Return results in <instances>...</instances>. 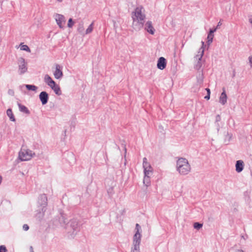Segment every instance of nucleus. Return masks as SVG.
I'll return each instance as SVG.
<instances>
[{"instance_id":"obj_27","label":"nucleus","mask_w":252,"mask_h":252,"mask_svg":"<svg viewBox=\"0 0 252 252\" xmlns=\"http://www.w3.org/2000/svg\"><path fill=\"white\" fill-rule=\"evenodd\" d=\"M44 82L47 84H48L50 81H51L53 79L51 78V77L48 74H46L44 76Z\"/></svg>"},{"instance_id":"obj_6","label":"nucleus","mask_w":252,"mask_h":252,"mask_svg":"<svg viewBox=\"0 0 252 252\" xmlns=\"http://www.w3.org/2000/svg\"><path fill=\"white\" fill-rule=\"evenodd\" d=\"M38 204L42 207L41 211L43 214H44L46 211V207L47 205V197L45 194H42L39 196Z\"/></svg>"},{"instance_id":"obj_41","label":"nucleus","mask_w":252,"mask_h":252,"mask_svg":"<svg viewBox=\"0 0 252 252\" xmlns=\"http://www.w3.org/2000/svg\"><path fill=\"white\" fill-rule=\"evenodd\" d=\"M3 2V0H0V10L2 9V3Z\"/></svg>"},{"instance_id":"obj_46","label":"nucleus","mask_w":252,"mask_h":252,"mask_svg":"<svg viewBox=\"0 0 252 252\" xmlns=\"http://www.w3.org/2000/svg\"><path fill=\"white\" fill-rule=\"evenodd\" d=\"M237 252H244V251L242 250H237Z\"/></svg>"},{"instance_id":"obj_36","label":"nucleus","mask_w":252,"mask_h":252,"mask_svg":"<svg viewBox=\"0 0 252 252\" xmlns=\"http://www.w3.org/2000/svg\"><path fill=\"white\" fill-rule=\"evenodd\" d=\"M217 30L216 28L215 29H210L209 34H213L214 32H215Z\"/></svg>"},{"instance_id":"obj_45","label":"nucleus","mask_w":252,"mask_h":252,"mask_svg":"<svg viewBox=\"0 0 252 252\" xmlns=\"http://www.w3.org/2000/svg\"><path fill=\"white\" fill-rule=\"evenodd\" d=\"M30 252H33V249L32 246L30 247Z\"/></svg>"},{"instance_id":"obj_15","label":"nucleus","mask_w":252,"mask_h":252,"mask_svg":"<svg viewBox=\"0 0 252 252\" xmlns=\"http://www.w3.org/2000/svg\"><path fill=\"white\" fill-rule=\"evenodd\" d=\"M135 229L136 231L133 236V239L134 240H141V234L140 233L141 230V226L138 223H136L135 225Z\"/></svg>"},{"instance_id":"obj_19","label":"nucleus","mask_w":252,"mask_h":252,"mask_svg":"<svg viewBox=\"0 0 252 252\" xmlns=\"http://www.w3.org/2000/svg\"><path fill=\"white\" fill-rule=\"evenodd\" d=\"M6 114L9 117V119L11 121L15 122L16 119L15 117L13 114L12 109L11 108H9L6 111Z\"/></svg>"},{"instance_id":"obj_51","label":"nucleus","mask_w":252,"mask_h":252,"mask_svg":"<svg viewBox=\"0 0 252 252\" xmlns=\"http://www.w3.org/2000/svg\"><path fill=\"white\" fill-rule=\"evenodd\" d=\"M1 41V39H0V42Z\"/></svg>"},{"instance_id":"obj_49","label":"nucleus","mask_w":252,"mask_h":252,"mask_svg":"<svg viewBox=\"0 0 252 252\" xmlns=\"http://www.w3.org/2000/svg\"><path fill=\"white\" fill-rule=\"evenodd\" d=\"M124 148H125V151H126V146L124 147Z\"/></svg>"},{"instance_id":"obj_34","label":"nucleus","mask_w":252,"mask_h":252,"mask_svg":"<svg viewBox=\"0 0 252 252\" xmlns=\"http://www.w3.org/2000/svg\"><path fill=\"white\" fill-rule=\"evenodd\" d=\"M7 249L5 246L1 245L0 246V252H6Z\"/></svg>"},{"instance_id":"obj_18","label":"nucleus","mask_w":252,"mask_h":252,"mask_svg":"<svg viewBox=\"0 0 252 252\" xmlns=\"http://www.w3.org/2000/svg\"><path fill=\"white\" fill-rule=\"evenodd\" d=\"M244 163L242 160H237V172L240 173L244 169Z\"/></svg>"},{"instance_id":"obj_25","label":"nucleus","mask_w":252,"mask_h":252,"mask_svg":"<svg viewBox=\"0 0 252 252\" xmlns=\"http://www.w3.org/2000/svg\"><path fill=\"white\" fill-rule=\"evenodd\" d=\"M20 49L21 50L26 51L29 53L31 52V49L27 45H22V43L21 44Z\"/></svg>"},{"instance_id":"obj_35","label":"nucleus","mask_w":252,"mask_h":252,"mask_svg":"<svg viewBox=\"0 0 252 252\" xmlns=\"http://www.w3.org/2000/svg\"><path fill=\"white\" fill-rule=\"evenodd\" d=\"M23 229L25 231H27L29 229V226H28V224H25L23 226Z\"/></svg>"},{"instance_id":"obj_10","label":"nucleus","mask_w":252,"mask_h":252,"mask_svg":"<svg viewBox=\"0 0 252 252\" xmlns=\"http://www.w3.org/2000/svg\"><path fill=\"white\" fill-rule=\"evenodd\" d=\"M39 98L42 104L43 105H45L49 100V94L46 92L42 91L40 93Z\"/></svg>"},{"instance_id":"obj_30","label":"nucleus","mask_w":252,"mask_h":252,"mask_svg":"<svg viewBox=\"0 0 252 252\" xmlns=\"http://www.w3.org/2000/svg\"><path fill=\"white\" fill-rule=\"evenodd\" d=\"M74 22L73 21L72 19L70 18L68 21L67 27L70 28H72L74 25Z\"/></svg>"},{"instance_id":"obj_21","label":"nucleus","mask_w":252,"mask_h":252,"mask_svg":"<svg viewBox=\"0 0 252 252\" xmlns=\"http://www.w3.org/2000/svg\"><path fill=\"white\" fill-rule=\"evenodd\" d=\"M51 89L54 91L55 93L56 94H57L58 95H61L62 94V91H61L60 87H59V85H57L54 87H52Z\"/></svg>"},{"instance_id":"obj_26","label":"nucleus","mask_w":252,"mask_h":252,"mask_svg":"<svg viewBox=\"0 0 252 252\" xmlns=\"http://www.w3.org/2000/svg\"><path fill=\"white\" fill-rule=\"evenodd\" d=\"M93 26H94V22H92V24H91L90 25V26L88 27V28L87 29V30L86 31L85 33L86 34L92 32L93 30Z\"/></svg>"},{"instance_id":"obj_16","label":"nucleus","mask_w":252,"mask_h":252,"mask_svg":"<svg viewBox=\"0 0 252 252\" xmlns=\"http://www.w3.org/2000/svg\"><path fill=\"white\" fill-rule=\"evenodd\" d=\"M223 92L221 94V95L220 97V102L222 104V105H224L225 104L227 101V95L225 93V90L224 88H223L222 89Z\"/></svg>"},{"instance_id":"obj_32","label":"nucleus","mask_w":252,"mask_h":252,"mask_svg":"<svg viewBox=\"0 0 252 252\" xmlns=\"http://www.w3.org/2000/svg\"><path fill=\"white\" fill-rule=\"evenodd\" d=\"M47 85H48L49 86H50L51 88H52V87H55V86L57 85L56 84L55 82L53 80H52L51 81H50V82H49V83L48 84H47Z\"/></svg>"},{"instance_id":"obj_14","label":"nucleus","mask_w":252,"mask_h":252,"mask_svg":"<svg viewBox=\"0 0 252 252\" xmlns=\"http://www.w3.org/2000/svg\"><path fill=\"white\" fill-rule=\"evenodd\" d=\"M141 240L133 239L132 245L131 252H140V244Z\"/></svg>"},{"instance_id":"obj_24","label":"nucleus","mask_w":252,"mask_h":252,"mask_svg":"<svg viewBox=\"0 0 252 252\" xmlns=\"http://www.w3.org/2000/svg\"><path fill=\"white\" fill-rule=\"evenodd\" d=\"M26 88L29 91H36L37 89V87L33 85H26Z\"/></svg>"},{"instance_id":"obj_2","label":"nucleus","mask_w":252,"mask_h":252,"mask_svg":"<svg viewBox=\"0 0 252 252\" xmlns=\"http://www.w3.org/2000/svg\"><path fill=\"white\" fill-rule=\"evenodd\" d=\"M176 164L177 170L181 175H187L190 171V165L185 158H179L177 161Z\"/></svg>"},{"instance_id":"obj_42","label":"nucleus","mask_w":252,"mask_h":252,"mask_svg":"<svg viewBox=\"0 0 252 252\" xmlns=\"http://www.w3.org/2000/svg\"><path fill=\"white\" fill-rule=\"evenodd\" d=\"M8 93L10 94H14V92L12 90H9L8 91Z\"/></svg>"},{"instance_id":"obj_8","label":"nucleus","mask_w":252,"mask_h":252,"mask_svg":"<svg viewBox=\"0 0 252 252\" xmlns=\"http://www.w3.org/2000/svg\"><path fill=\"white\" fill-rule=\"evenodd\" d=\"M143 167L144 168V175L150 176L152 173V168L151 165L147 161L146 158H144L143 159Z\"/></svg>"},{"instance_id":"obj_17","label":"nucleus","mask_w":252,"mask_h":252,"mask_svg":"<svg viewBox=\"0 0 252 252\" xmlns=\"http://www.w3.org/2000/svg\"><path fill=\"white\" fill-rule=\"evenodd\" d=\"M17 105L19 107V109L20 112H23L27 115H29L30 114V111L28 109V108L25 106V105H22V104L18 102Z\"/></svg>"},{"instance_id":"obj_43","label":"nucleus","mask_w":252,"mask_h":252,"mask_svg":"<svg viewBox=\"0 0 252 252\" xmlns=\"http://www.w3.org/2000/svg\"><path fill=\"white\" fill-rule=\"evenodd\" d=\"M206 91H207V93L211 94L210 90L209 88L205 89Z\"/></svg>"},{"instance_id":"obj_33","label":"nucleus","mask_w":252,"mask_h":252,"mask_svg":"<svg viewBox=\"0 0 252 252\" xmlns=\"http://www.w3.org/2000/svg\"><path fill=\"white\" fill-rule=\"evenodd\" d=\"M107 192H108V193L109 196H112L114 194V191H113V188H110L107 190Z\"/></svg>"},{"instance_id":"obj_29","label":"nucleus","mask_w":252,"mask_h":252,"mask_svg":"<svg viewBox=\"0 0 252 252\" xmlns=\"http://www.w3.org/2000/svg\"><path fill=\"white\" fill-rule=\"evenodd\" d=\"M213 37H214V34H210L208 33V36H207V38H208L207 43H208V44H210L212 42Z\"/></svg>"},{"instance_id":"obj_28","label":"nucleus","mask_w":252,"mask_h":252,"mask_svg":"<svg viewBox=\"0 0 252 252\" xmlns=\"http://www.w3.org/2000/svg\"><path fill=\"white\" fill-rule=\"evenodd\" d=\"M203 226V224L202 223H200L198 222H194L193 224V227L195 229H196L197 230H199Z\"/></svg>"},{"instance_id":"obj_4","label":"nucleus","mask_w":252,"mask_h":252,"mask_svg":"<svg viewBox=\"0 0 252 252\" xmlns=\"http://www.w3.org/2000/svg\"><path fill=\"white\" fill-rule=\"evenodd\" d=\"M18 72L20 75H22L27 71L28 67L25 59L20 58L18 60Z\"/></svg>"},{"instance_id":"obj_31","label":"nucleus","mask_w":252,"mask_h":252,"mask_svg":"<svg viewBox=\"0 0 252 252\" xmlns=\"http://www.w3.org/2000/svg\"><path fill=\"white\" fill-rule=\"evenodd\" d=\"M47 85H48L49 86H50L51 88H52V87H55V86L57 85L56 84L55 82L53 80H52L51 81H50V82H49V83L48 84H47Z\"/></svg>"},{"instance_id":"obj_44","label":"nucleus","mask_w":252,"mask_h":252,"mask_svg":"<svg viewBox=\"0 0 252 252\" xmlns=\"http://www.w3.org/2000/svg\"><path fill=\"white\" fill-rule=\"evenodd\" d=\"M249 22H250L251 24H252V16H251V17H250V18H249Z\"/></svg>"},{"instance_id":"obj_3","label":"nucleus","mask_w":252,"mask_h":252,"mask_svg":"<svg viewBox=\"0 0 252 252\" xmlns=\"http://www.w3.org/2000/svg\"><path fill=\"white\" fill-rule=\"evenodd\" d=\"M202 43V46L199 49L198 55H197L195 58L196 60H198V62L197 63L194 65V68L196 70H199L201 66H202V63H201V60L202 58V57L204 55V42L203 41L201 42Z\"/></svg>"},{"instance_id":"obj_50","label":"nucleus","mask_w":252,"mask_h":252,"mask_svg":"<svg viewBox=\"0 0 252 252\" xmlns=\"http://www.w3.org/2000/svg\"><path fill=\"white\" fill-rule=\"evenodd\" d=\"M235 167H236V166H237L236 162L235 163Z\"/></svg>"},{"instance_id":"obj_11","label":"nucleus","mask_w":252,"mask_h":252,"mask_svg":"<svg viewBox=\"0 0 252 252\" xmlns=\"http://www.w3.org/2000/svg\"><path fill=\"white\" fill-rule=\"evenodd\" d=\"M144 29L151 34L153 35L155 33V29L153 26L152 22L151 21H148L145 23Z\"/></svg>"},{"instance_id":"obj_47","label":"nucleus","mask_w":252,"mask_h":252,"mask_svg":"<svg viewBox=\"0 0 252 252\" xmlns=\"http://www.w3.org/2000/svg\"><path fill=\"white\" fill-rule=\"evenodd\" d=\"M63 0H57L59 2H62Z\"/></svg>"},{"instance_id":"obj_48","label":"nucleus","mask_w":252,"mask_h":252,"mask_svg":"<svg viewBox=\"0 0 252 252\" xmlns=\"http://www.w3.org/2000/svg\"><path fill=\"white\" fill-rule=\"evenodd\" d=\"M233 76H235V71H233Z\"/></svg>"},{"instance_id":"obj_7","label":"nucleus","mask_w":252,"mask_h":252,"mask_svg":"<svg viewBox=\"0 0 252 252\" xmlns=\"http://www.w3.org/2000/svg\"><path fill=\"white\" fill-rule=\"evenodd\" d=\"M67 229L70 228L73 230L72 234H74V231H78L79 230V223L78 221L76 219H73L67 223L66 225Z\"/></svg>"},{"instance_id":"obj_12","label":"nucleus","mask_w":252,"mask_h":252,"mask_svg":"<svg viewBox=\"0 0 252 252\" xmlns=\"http://www.w3.org/2000/svg\"><path fill=\"white\" fill-rule=\"evenodd\" d=\"M62 66L60 65L56 64V70L54 72V75L55 78L59 79L61 78L63 76V73L62 71Z\"/></svg>"},{"instance_id":"obj_40","label":"nucleus","mask_w":252,"mask_h":252,"mask_svg":"<svg viewBox=\"0 0 252 252\" xmlns=\"http://www.w3.org/2000/svg\"><path fill=\"white\" fill-rule=\"evenodd\" d=\"M249 61L250 63L251 64V66H252V56H250L249 57Z\"/></svg>"},{"instance_id":"obj_38","label":"nucleus","mask_w":252,"mask_h":252,"mask_svg":"<svg viewBox=\"0 0 252 252\" xmlns=\"http://www.w3.org/2000/svg\"><path fill=\"white\" fill-rule=\"evenodd\" d=\"M210 94L207 93V94L204 97V98L208 100L210 99Z\"/></svg>"},{"instance_id":"obj_20","label":"nucleus","mask_w":252,"mask_h":252,"mask_svg":"<svg viewBox=\"0 0 252 252\" xmlns=\"http://www.w3.org/2000/svg\"><path fill=\"white\" fill-rule=\"evenodd\" d=\"M143 184L147 187H149L151 185V181L150 176L144 175L143 179Z\"/></svg>"},{"instance_id":"obj_1","label":"nucleus","mask_w":252,"mask_h":252,"mask_svg":"<svg viewBox=\"0 0 252 252\" xmlns=\"http://www.w3.org/2000/svg\"><path fill=\"white\" fill-rule=\"evenodd\" d=\"M143 9V7L142 6H138L131 13L132 28L136 32L141 30L144 26L146 15L142 13Z\"/></svg>"},{"instance_id":"obj_22","label":"nucleus","mask_w":252,"mask_h":252,"mask_svg":"<svg viewBox=\"0 0 252 252\" xmlns=\"http://www.w3.org/2000/svg\"><path fill=\"white\" fill-rule=\"evenodd\" d=\"M77 31L80 33H83L84 32V23L83 21H81L79 23L78 27L77 28Z\"/></svg>"},{"instance_id":"obj_39","label":"nucleus","mask_w":252,"mask_h":252,"mask_svg":"<svg viewBox=\"0 0 252 252\" xmlns=\"http://www.w3.org/2000/svg\"><path fill=\"white\" fill-rule=\"evenodd\" d=\"M221 24H221V21H220L218 23V25H217V27H216V28L217 29H219V27L221 25Z\"/></svg>"},{"instance_id":"obj_23","label":"nucleus","mask_w":252,"mask_h":252,"mask_svg":"<svg viewBox=\"0 0 252 252\" xmlns=\"http://www.w3.org/2000/svg\"><path fill=\"white\" fill-rule=\"evenodd\" d=\"M231 138H232V134L230 133H229L227 132L226 134L225 135V138H224V143L226 145H227L229 143Z\"/></svg>"},{"instance_id":"obj_13","label":"nucleus","mask_w":252,"mask_h":252,"mask_svg":"<svg viewBox=\"0 0 252 252\" xmlns=\"http://www.w3.org/2000/svg\"><path fill=\"white\" fill-rule=\"evenodd\" d=\"M166 66V60L163 57H160L158 61L157 67L161 70L164 69Z\"/></svg>"},{"instance_id":"obj_5","label":"nucleus","mask_w":252,"mask_h":252,"mask_svg":"<svg viewBox=\"0 0 252 252\" xmlns=\"http://www.w3.org/2000/svg\"><path fill=\"white\" fill-rule=\"evenodd\" d=\"M35 154L32 151L27 150L19 153V158L22 161L30 160Z\"/></svg>"},{"instance_id":"obj_37","label":"nucleus","mask_w":252,"mask_h":252,"mask_svg":"<svg viewBox=\"0 0 252 252\" xmlns=\"http://www.w3.org/2000/svg\"><path fill=\"white\" fill-rule=\"evenodd\" d=\"M220 117L219 115H218L216 117V122H219L220 121Z\"/></svg>"},{"instance_id":"obj_9","label":"nucleus","mask_w":252,"mask_h":252,"mask_svg":"<svg viewBox=\"0 0 252 252\" xmlns=\"http://www.w3.org/2000/svg\"><path fill=\"white\" fill-rule=\"evenodd\" d=\"M55 18L57 25L61 29H63L65 23V17L63 15L60 14H56Z\"/></svg>"}]
</instances>
